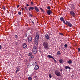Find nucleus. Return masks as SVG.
<instances>
[{"label": "nucleus", "instance_id": "obj_40", "mask_svg": "<svg viewBox=\"0 0 80 80\" xmlns=\"http://www.w3.org/2000/svg\"><path fill=\"white\" fill-rule=\"evenodd\" d=\"M2 48V46L0 45V49H1Z\"/></svg>", "mask_w": 80, "mask_h": 80}, {"label": "nucleus", "instance_id": "obj_19", "mask_svg": "<svg viewBox=\"0 0 80 80\" xmlns=\"http://www.w3.org/2000/svg\"><path fill=\"white\" fill-rule=\"evenodd\" d=\"M64 61L63 60V59H60L59 60V62L60 63H63Z\"/></svg>", "mask_w": 80, "mask_h": 80}, {"label": "nucleus", "instance_id": "obj_3", "mask_svg": "<svg viewBox=\"0 0 80 80\" xmlns=\"http://www.w3.org/2000/svg\"><path fill=\"white\" fill-rule=\"evenodd\" d=\"M66 23L68 26H69V27H72V25L70 22L67 21H66Z\"/></svg>", "mask_w": 80, "mask_h": 80}, {"label": "nucleus", "instance_id": "obj_33", "mask_svg": "<svg viewBox=\"0 0 80 80\" xmlns=\"http://www.w3.org/2000/svg\"><path fill=\"white\" fill-rule=\"evenodd\" d=\"M29 56H31L32 55V53H29L28 54Z\"/></svg>", "mask_w": 80, "mask_h": 80}, {"label": "nucleus", "instance_id": "obj_27", "mask_svg": "<svg viewBox=\"0 0 80 80\" xmlns=\"http://www.w3.org/2000/svg\"><path fill=\"white\" fill-rule=\"evenodd\" d=\"M32 78H31V77H29L28 78V80H32Z\"/></svg>", "mask_w": 80, "mask_h": 80}, {"label": "nucleus", "instance_id": "obj_24", "mask_svg": "<svg viewBox=\"0 0 80 80\" xmlns=\"http://www.w3.org/2000/svg\"><path fill=\"white\" fill-rule=\"evenodd\" d=\"M29 16L30 17H33V15H32V14H30V13H29Z\"/></svg>", "mask_w": 80, "mask_h": 80}, {"label": "nucleus", "instance_id": "obj_13", "mask_svg": "<svg viewBox=\"0 0 80 80\" xmlns=\"http://www.w3.org/2000/svg\"><path fill=\"white\" fill-rule=\"evenodd\" d=\"M23 47L24 48H27V45H26V44L24 43L23 44Z\"/></svg>", "mask_w": 80, "mask_h": 80}, {"label": "nucleus", "instance_id": "obj_44", "mask_svg": "<svg viewBox=\"0 0 80 80\" xmlns=\"http://www.w3.org/2000/svg\"><path fill=\"white\" fill-rule=\"evenodd\" d=\"M21 9L22 10H23L24 9V8H22Z\"/></svg>", "mask_w": 80, "mask_h": 80}, {"label": "nucleus", "instance_id": "obj_15", "mask_svg": "<svg viewBox=\"0 0 80 80\" xmlns=\"http://www.w3.org/2000/svg\"><path fill=\"white\" fill-rule=\"evenodd\" d=\"M37 62H33L32 64L33 66H36V65H37Z\"/></svg>", "mask_w": 80, "mask_h": 80}, {"label": "nucleus", "instance_id": "obj_14", "mask_svg": "<svg viewBox=\"0 0 80 80\" xmlns=\"http://www.w3.org/2000/svg\"><path fill=\"white\" fill-rule=\"evenodd\" d=\"M67 63H68L69 64H72V61L70 59V60H69L68 61H67Z\"/></svg>", "mask_w": 80, "mask_h": 80}, {"label": "nucleus", "instance_id": "obj_43", "mask_svg": "<svg viewBox=\"0 0 80 80\" xmlns=\"http://www.w3.org/2000/svg\"><path fill=\"white\" fill-rule=\"evenodd\" d=\"M31 3L32 5H33V2H31Z\"/></svg>", "mask_w": 80, "mask_h": 80}, {"label": "nucleus", "instance_id": "obj_10", "mask_svg": "<svg viewBox=\"0 0 80 80\" xmlns=\"http://www.w3.org/2000/svg\"><path fill=\"white\" fill-rule=\"evenodd\" d=\"M34 69L35 70H37L39 69V66L38 65H36L35 66Z\"/></svg>", "mask_w": 80, "mask_h": 80}, {"label": "nucleus", "instance_id": "obj_39", "mask_svg": "<svg viewBox=\"0 0 80 80\" xmlns=\"http://www.w3.org/2000/svg\"><path fill=\"white\" fill-rule=\"evenodd\" d=\"M32 22L33 24H34V23H35V22H33V20L32 21Z\"/></svg>", "mask_w": 80, "mask_h": 80}, {"label": "nucleus", "instance_id": "obj_30", "mask_svg": "<svg viewBox=\"0 0 80 80\" xmlns=\"http://www.w3.org/2000/svg\"><path fill=\"white\" fill-rule=\"evenodd\" d=\"M18 42H16L15 43V45H18Z\"/></svg>", "mask_w": 80, "mask_h": 80}, {"label": "nucleus", "instance_id": "obj_32", "mask_svg": "<svg viewBox=\"0 0 80 80\" xmlns=\"http://www.w3.org/2000/svg\"><path fill=\"white\" fill-rule=\"evenodd\" d=\"M47 9H48L49 10H50V6H48V7H47Z\"/></svg>", "mask_w": 80, "mask_h": 80}, {"label": "nucleus", "instance_id": "obj_6", "mask_svg": "<svg viewBox=\"0 0 80 80\" xmlns=\"http://www.w3.org/2000/svg\"><path fill=\"white\" fill-rule=\"evenodd\" d=\"M28 42L31 43L32 42V37H29L28 38Z\"/></svg>", "mask_w": 80, "mask_h": 80}, {"label": "nucleus", "instance_id": "obj_12", "mask_svg": "<svg viewBox=\"0 0 80 80\" xmlns=\"http://www.w3.org/2000/svg\"><path fill=\"white\" fill-rule=\"evenodd\" d=\"M45 37L47 40H49V39L50 38V37L48 34H46L45 35Z\"/></svg>", "mask_w": 80, "mask_h": 80}, {"label": "nucleus", "instance_id": "obj_7", "mask_svg": "<svg viewBox=\"0 0 80 80\" xmlns=\"http://www.w3.org/2000/svg\"><path fill=\"white\" fill-rule=\"evenodd\" d=\"M71 8H72L73 10H75L77 8H76V6L73 5V4H71Z\"/></svg>", "mask_w": 80, "mask_h": 80}, {"label": "nucleus", "instance_id": "obj_8", "mask_svg": "<svg viewBox=\"0 0 80 80\" xmlns=\"http://www.w3.org/2000/svg\"><path fill=\"white\" fill-rule=\"evenodd\" d=\"M38 43V40L35 39L34 44L35 45H37Z\"/></svg>", "mask_w": 80, "mask_h": 80}, {"label": "nucleus", "instance_id": "obj_46", "mask_svg": "<svg viewBox=\"0 0 80 80\" xmlns=\"http://www.w3.org/2000/svg\"><path fill=\"white\" fill-rule=\"evenodd\" d=\"M28 7L29 6V5H28V4H27L26 5Z\"/></svg>", "mask_w": 80, "mask_h": 80}, {"label": "nucleus", "instance_id": "obj_16", "mask_svg": "<svg viewBox=\"0 0 80 80\" xmlns=\"http://www.w3.org/2000/svg\"><path fill=\"white\" fill-rule=\"evenodd\" d=\"M34 8L32 7H31L30 8H29L28 9L29 11H31V10H34Z\"/></svg>", "mask_w": 80, "mask_h": 80}, {"label": "nucleus", "instance_id": "obj_37", "mask_svg": "<svg viewBox=\"0 0 80 80\" xmlns=\"http://www.w3.org/2000/svg\"><path fill=\"white\" fill-rule=\"evenodd\" d=\"M2 9H3V10H5V7H4L2 8Z\"/></svg>", "mask_w": 80, "mask_h": 80}, {"label": "nucleus", "instance_id": "obj_21", "mask_svg": "<svg viewBox=\"0 0 80 80\" xmlns=\"http://www.w3.org/2000/svg\"><path fill=\"white\" fill-rule=\"evenodd\" d=\"M61 54V53H60V51H59L57 52V55H60Z\"/></svg>", "mask_w": 80, "mask_h": 80}, {"label": "nucleus", "instance_id": "obj_48", "mask_svg": "<svg viewBox=\"0 0 80 80\" xmlns=\"http://www.w3.org/2000/svg\"><path fill=\"white\" fill-rule=\"evenodd\" d=\"M54 61L55 62H57V61H56V60H55V59L54 60Z\"/></svg>", "mask_w": 80, "mask_h": 80}, {"label": "nucleus", "instance_id": "obj_38", "mask_svg": "<svg viewBox=\"0 0 80 80\" xmlns=\"http://www.w3.org/2000/svg\"><path fill=\"white\" fill-rule=\"evenodd\" d=\"M78 52H80V48H78Z\"/></svg>", "mask_w": 80, "mask_h": 80}, {"label": "nucleus", "instance_id": "obj_18", "mask_svg": "<svg viewBox=\"0 0 80 80\" xmlns=\"http://www.w3.org/2000/svg\"><path fill=\"white\" fill-rule=\"evenodd\" d=\"M65 69H71L70 67L69 66H65Z\"/></svg>", "mask_w": 80, "mask_h": 80}, {"label": "nucleus", "instance_id": "obj_31", "mask_svg": "<svg viewBox=\"0 0 80 80\" xmlns=\"http://www.w3.org/2000/svg\"><path fill=\"white\" fill-rule=\"evenodd\" d=\"M62 22L64 24H67V23H66V22H65V20H64Z\"/></svg>", "mask_w": 80, "mask_h": 80}, {"label": "nucleus", "instance_id": "obj_28", "mask_svg": "<svg viewBox=\"0 0 80 80\" xmlns=\"http://www.w3.org/2000/svg\"><path fill=\"white\" fill-rule=\"evenodd\" d=\"M18 15H22V12H18Z\"/></svg>", "mask_w": 80, "mask_h": 80}, {"label": "nucleus", "instance_id": "obj_45", "mask_svg": "<svg viewBox=\"0 0 80 80\" xmlns=\"http://www.w3.org/2000/svg\"><path fill=\"white\" fill-rule=\"evenodd\" d=\"M60 72H62V69H60Z\"/></svg>", "mask_w": 80, "mask_h": 80}, {"label": "nucleus", "instance_id": "obj_22", "mask_svg": "<svg viewBox=\"0 0 80 80\" xmlns=\"http://www.w3.org/2000/svg\"><path fill=\"white\" fill-rule=\"evenodd\" d=\"M60 20L61 21L63 22V20H64V18H63V17H61L60 18Z\"/></svg>", "mask_w": 80, "mask_h": 80}, {"label": "nucleus", "instance_id": "obj_41", "mask_svg": "<svg viewBox=\"0 0 80 80\" xmlns=\"http://www.w3.org/2000/svg\"><path fill=\"white\" fill-rule=\"evenodd\" d=\"M17 37H18V36L17 35H16L15 36V38H17Z\"/></svg>", "mask_w": 80, "mask_h": 80}, {"label": "nucleus", "instance_id": "obj_29", "mask_svg": "<svg viewBox=\"0 0 80 80\" xmlns=\"http://www.w3.org/2000/svg\"><path fill=\"white\" fill-rule=\"evenodd\" d=\"M49 78H52V76L51 75V74H49Z\"/></svg>", "mask_w": 80, "mask_h": 80}, {"label": "nucleus", "instance_id": "obj_49", "mask_svg": "<svg viewBox=\"0 0 80 80\" xmlns=\"http://www.w3.org/2000/svg\"><path fill=\"white\" fill-rule=\"evenodd\" d=\"M25 62H27V61H25Z\"/></svg>", "mask_w": 80, "mask_h": 80}, {"label": "nucleus", "instance_id": "obj_20", "mask_svg": "<svg viewBox=\"0 0 80 80\" xmlns=\"http://www.w3.org/2000/svg\"><path fill=\"white\" fill-rule=\"evenodd\" d=\"M47 57L49 58H53V56L50 55H48L47 56Z\"/></svg>", "mask_w": 80, "mask_h": 80}, {"label": "nucleus", "instance_id": "obj_42", "mask_svg": "<svg viewBox=\"0 0 80 80\" xmlns=\"http://www.w3.org/2000/svg\"><path fill=\"white\" fill-rule=\"evenodd\" d=\"M20 7L19 5H18V6H17V8H18Z\"/></svg>", "mask_w": 80, "mask_h": 80}, {"label": "nucleus", "instance_id": "obj_2", "mask_svg": "<svg viewBox=\"0 0 80 80\" xmlns=\"http://www.w3.org/2000/svg\"><path fill=\"white\" fill-rule=\"evenodd\" d=\"M37 46H34L33 48L32 52L35 54L37 53Z\"/></svg>", "mask_w": 80, "mask_h": 80}, {"label": "nucleus", "instance_id": "obj_1", "mask_svg": "<svg viewBox=\"0 0 80 80\" xmlns=\"http://www.w3.org/2000/svg\"><path fill=\"white\" fill-rule=\"evenodd\" d=\"M43 46L45 49H49V45L47 42H44L43 43Z\"/></svg>", "mask_w": 80, "mask_h": 80}, {"label": "nucleus", "instance_id": "obj_5", "mask_svg": "<svg viewBox=\"0 0 80 80\" xmlns=\"http://www.w3.org/2000/svg\"><path fill=\"white\" fill-rule=\"evenodd\" d=\"M70 13L71 15H72L73 17H75L76 16L75 13L73 11H71L70 12Z\"/></svg>", "mask_w": 80, "mask_h": 80}, {"label": "nucleus", "instance_id": "obj_35", "mask_svg": "<svg viewBox=\"0 0 80 80\" xmlns=\"http://www.w3.org/2000/svg\"><path fill=\"white\" fill-rule=\"evenodd\" d=\"M59 34L60 35H63V33H59Z\"/></svg>", "mask_w": 80, "mask_h": 80}, {"label": "nucleus", "instance_id": "obj_36", "mask_svg": "<svg viewBox=\"0 0 80 80\" xmlns=\"http://www.w3.org/2000/svg\"><path fill=\"white\" fill-rule=\"evenodd\" d=\"M24 8L26 9V10H27V7H25Z\"/></svg>", "mask_w": 80, "mask_h": 80}, {"label": "nucleus", "instance_id": "obj_26", "mask_svg": "<svg viewBox=\"0 0 80 80\" xmlns=\"http://www.w3.org/2000/svg\"><path fill=\"white\" fill-rule=\"evenodd\" d=\"M68 46V45H67V44H66L64 45V46L65 47V48H67Z\"/></svg>", "mask_w": 80, "mask_h": 80}, {"label": "nucleus", "instance_id": "obj_9", "mask_svg": "<svg viewBox=\"0 0 80 80\" xmlns=\"http://www.w3.org/2000/svg\"><path fill=\"white\" fill-rule=\"evenodd\" d=\"M47 13H48L49 15H52V10L50 9L48 10L47 12Z\"/></svg>", "mask_w": 80, "mask_h": 80}, {"label": "nucleus", "instance_id": "obj_4", "mask_svg": "<svg viewBox=\"0 0 80 80\" xmlns=\"http://www.w3.org/2000/svg\"><path fill=\"white\" fill-rule=\"evenodd\" d=\"M55 73L57 76H61V73L60 72L56 71L55 72Z\"/></svg>", "mask_w": 80, "mask_h": 80}, {"label": "nucleus", "instance_id": "obj_17", "mask_svg": "<svg viewBox=\"0 0 80 80\" xmlns=\"http://www.w3.org/2000/svg\"><path fill=\"white\" fill-rule=\"evenodd\" d=\"M34 9L36 11H37V12H39V11L38 8H37V7H35Z\"/></svg>", "mask_w": 80, "mask_h": 80}, {"label": "nucleus", "instance_id": "obj_47", "mask_svg": "<svg viewBox=\"0 0 80 80\" xmlns=\"http://www.w3.org/2000/svg\"><path fill=\"white\" fill-rule=\"evenodd\" d=\"M52 59H53V60H55V58H53V57H52Z\"/></svg>", "mask_w": 80, "mask_h": 80}, {"label": "nucleus", "instance_id": "obj_11", "mask_svg": "<svg viewBox=\"0 0 80 80\" xmlns=\"http://www.w3.org/2000/svg\"><path fill=\"white\" fill-rule=\"evenodd\" d=\"M39 39V35L38 34H36V37L35 39L38 40Z\"/></svg>", "mask_w": 80, "mask_h": 80}, {"label": "nucleus", "instance_id": "obj_25", "mask_svg": "<svg viewBox=\"0 0 80 80\" xmlns=\"http://www.w3.org/2000/svg\"><path fill=\"white\" fill-rule=\"evenodd\" d=\"M40 9L41 10L42 12H44L43 9L42 8H40Z\"/></svg>", "mask_w": 80, "mask_h": 80}, {"label": "nucleus", "instance_id": "obj_34", "mask_svg": "<svg viewBox=\"0 0 80 80\" xmlns=\"http://www.w3.org/2000/svg\"><path fill=\"white\" fill-rule=\"evenodd\" d=\"M31 58H34V56L32 55L31 56Z\"/></svg>", "mask_w": 80, "mask_h": 80}, {"label": "nucleus", "instance_id": "obj_23", "mask_svg": "<svg viewBox=\"0 0 80 80\" xmlns=\"http://www.w3.org/2000/svg\"><path fill=\"white\" fill-rule=\"evenodd\" d=\"M19 70H20V69L18 68H17V70L16 71V73H17L18 72H19Z\"/></svg>", "mask_w": 80, "mask_h": 80}]
</instances>
